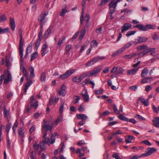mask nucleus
Returning a JSON list of instances; mask_svg holds the SVG:
<instances>
[{"instance_id":"47","label":"nucleus","mask_w":159,"mask_h":159,"mask_svg":"<svg viewBox=\"0 0 159 159\" xmlns=\"http://www.w3.org/2000/svg\"><path fill=\"white\" fill-rule=\"evenodd\" d=\"M7 19V17L5 15H3L0 16V23L3 22Z\"/></svg>"},{"instance_id":"36","label":"nucleus","mask_w":159,"mask_h":159,"mask_svg":"<svg viewBox=\"0 0 159 159\" xmlns=\"http://www.w3.org/2000/svg\"><path fill=\"white\" fill-rule=\"evenodd\" d=\"M124 70L121 67H120L119 68L117 67V70L116 71V75L122 74Z\"/></svg>"},{"instance_id":"3","label":"nucleus","mask_w":159,"mask_h":159,"mask_svg":"<svg viewBox=\"0 0 159 159\" xmlns=\"http://www.w3.org/2000/svg\"><path fill=\"white\" fill-rule=\"evenodd\" d=\"M19 34L20 36V40L19 44V53L21 58L23 56V46L24 42L23 40L22 32L21 29H19Z\"/></svg>"},{"instance_id":"10","label":"nucleus","mask_w":159,"mask_h":159,"mask_svg":"<svg viewBox=\"0 0 159 159\" xmlns=\"http://www.w3.org/2000/svg\"><path fill=\"white\" fill-rule=\"evenodd\" d=\"M66 87L64 84H62L61 87V88L58 90V94L61 95L62 97H64L66 94V92L65 89Z\"/></svg>"},{"instance_id":"28","label":"nucleus","mask_w":159,"mask_h":159,"mask_svg":"<svg viewBox=\"0 0 159 159\" xmlns=\"http://www.w3.org/2000/svg\"><path fill=\"white\" fill-rule=\"evenodd\" d=\"M83 98L85 102H88L89 101V96L86 91L84 93H82Z\"/></svg>"},{"instance_id":"6","label":"nucleus","mask_w":159,"mask_h":159,"mask_svg":"<svg viewBox=\"0 0 159 159\" xmlns=\"http://www.w3.org/2000/svg\"><path fill=\"white\" fill-rule=\"evenodd\" d=\"M35 99L34 98V96H32L30 98V108L32 109L34 108L35 109H36L38 106V102L37 101H35L34 102V101Z\"/></svg>"},{"instance_id":"35","label":"nucleus","mask_w":159,"mask_h":159,"mask_svg":"<svg viewBox=\"0 0 159 159\" xmlns=\"http://www.w3.org/2000/svg\"><path fill=\"white\" fill-rule=\"evenodd\" d=\"M46 76L45 73L43 72L41 74L40 80L41 82H45L46 80Z\"/></svg>"},{"instance_id":"21","label":"nucleus","mask_w":159,"mask_h":159,"mask_svg":"<svg viewBox=\"0 0 159 159\" xmlns=\"http://www.w3.org/2000/svg\"><path fill=\"white\" fill-rule=\"evenodd\" d=\"M138 68H134L129 69L127 71V73L129 75H134L138 70Z\"/></svg>"},{"instance_id":"4","label":"nucleus","mask_w":159,"mask_h":159,"mask_svg":"<svg viewBox=\"0 0 159 159\" xmlns=\"http://www.w3.org/2000/svg\"><path fill=\"white\" fill-rule=\"evenodd\" d=\"M75 72V70L71 69L67 70L64 73L61 75L58 78L59 80H63L67 78L69 76L73 74Z\"/></svg>"},{"instance_id":"13","label":"nucleus","mask_w":159,"mask_h":159,"mask_svg":"<svg viewBox=\"0 0 159 159\" xmlns=\"http://www.w3.org/2000/svg\"><path fill=\"white\" fill-rule=\"evenodd\" d=\"M134 43H135L133 41H131L129 42L126 44H125L124 46H123L122 48L120 49V50H121L120 52H122L126 49L128 48L129 47L131 46Z\"/></svg>"},{"instance_id":"58","label":"nucleus","mask_w":159,"mask_h":159,"mask_svg":"<svg viewBox=\"0 0 159 159\" xmlns=\"http://www.w3.org/2000/svg\"><path fill=\"white\" fill-rule=\"evenodd\" d=\"M143 78H144L142 79L141 81V83L142 84H145L146 83H148L149 82V81H148L146 77H144Z\"/></svg>"},{"instance_id":"1","label":"nucleus","mask_w":159,"mask_h":159,"mask_svg":"<svg viewBox=\"0 0 159 159\" xmlns=\"http://www.w3.org/2000/svg\"><path fill=\"white\" fill-rule=\"evenodd\" d=\"M44 134L42 138L44 139V140H43L41 142L44 144L47 143L49 146L51 144H53L55 141V137L56 136H59L57 133L56 132L52 135L50 138L51 139V141H50V139L48 137H46L47 134V132H46L45 130H44Z\"/></svg>"},{"instance_id":"51","label":"nucleus","mask_w":159,"mask_h":159,"mask_svg":"<svg viewBox=\"0 0 159 159\" xmlns=\"http://www.w3.org/2000/svg\"><path fill=\"white\" fill-rule=\"evenodd\" d=\"M41 56L43 57L46 54L48 53L49 51L47 49L44 50L43 51L41 50Z\"/></svg>"},{"instance_id":"48","label":"nucleus","mask_w":159,"mask_h":159,"mask_svg":"<svg viewBox=\"0 0 159 159\" xmlns=\"http://www.w3.org/2000/svg\"><path fill=\"white\" fill-rule=\"evenodd\" d=\"M91 44L94 47H96L97 46L98 44L96 40H94L92 41Z\"/></svg>"},{"instance_id":"32","label":"nucleus","mask_w":159,"mask_h":159,"mask_svg":"<svg viewBox=\"0 0 159 159\" xmlns=\"http://www.w3.org/2000/svg\"><path fill=\"white\" fill-rule=\"evenodd\" d=\"M38 52H34L32 53L31 56L30 61H32L34 59H35L38 55Z\"/></svg>"},{"instance_id":"37","label":"nucleus","mask_w":159,"mask_h":159,"mask_svg":"<svg viewBox=\"0 0 159 159\" xmlns=\"http://www.w3.org/2000/svg\"><path fill=\"white\" fill-rule=\"evenodd\" d=\"M54 98L53 96L49 98V100L48 103L47 104V106H51L54 102Z\"/></svg>"},{"instance_id":"11","label":"nucleus","mask_w":159,"mask_h":159,"mask_svg":"<svg viewBox=\"0 0 159 159\" xmlns=\"http://www.w3.org/2000/svg\"><path fill=\"white\" fill-rule=\"evenodd\" d=\"M132 26V25L129 23H125L121 27V32L123 33L125 31H126L129 29Z\"/></svg>"},{"instance_id":"24","label":"nucleus","mask_w":159,"mask_h":159,"mask_svg":"<svg viewBox=\"0 0 159 159\" xmlns=\"http://www.w3.org/2000/svg\"><path fill=\"white\" fill-rule=\"evenodd\" d=\"M148 72V69L146 67L143 69L141 73V76L142 78L145 77Z\"/></svg>"},{"instance_id":"49","label":"nucleus","mask_w":159,"mask_h":159,"mask_svg":"<svg viewBox=\"0 0 159 159\" xmlns=\"http://www.w3.org/2000/svg\"><path fill=\"white\" fill-rule=\"evenodd\" d=\"M33 147L34 148L35 150L37 151L39 148V145L37 144V143L35 142L33 144Z\"/></svg>"},{"instance_id":"17","label":"nucleus","mask_w":159,"mask_h":159,"mask_svg":"<svg viewBox=\"0 0 159 159\" xmlns=\"http://www.w3.org/2000/svg\"><path fill=\"white\" fill-rule=\"evenodd\" d=\"M65 39L66 38L64 37H62L59 39L57 43V47L58 48H60L61 46V45L65 42Z\"/></svg>"},{"instance_id":"41","label":"nucleus","mask_w":159,"mask_h":159,"mask_svg":"<svg viewBox=\"0 0 159 159\" xmlns=\"http://www.w3.org/2000/svg\"><path fill=\"white\" fill-rule=\"evenodd\" d=\"M136 33L135 31H129L126 34L127 37H129L131 35H133Z\"/></svg>"},{"instance_id":"5","label":"nucleus","mask_w":159,"mask_h":159,"mask_svg":"<svg viewBox=\"0 0 159 159\" xmlns=\"http://www.w3.org/2000/svg\"><path fill=\"white\" fill-rule=\"evenodd\" d=\"M101 68L100 66H96L92 70L87 72L89 77H92L97 75L101 70Z\"/></svg>"},{"instance_id":"63","label":"nucleus","mask_w":159,"mask_h":159,"mask_svg":"<svg viewBox=\"0 0 159 159\" xmlns=\"http://www.w3.org/2000/svg\"><path fill=\"white\" fill-rule=\"evenodd\" d=\"M7 73L6 78L11 80V74L10 71L8 70H7Z\"/></svg>"},{"instance_id":"23","label":"nucleus","mask_w":159,"mask_h":159,"mask_svg":"<svg viewBox=\"0 0 159 159\" xmlns=\"http://www.w3.org/2000/svg\"><path fill=\"white\" fill-rule=\"evenodd\" d=\"M135 27L138 28L139 30L141 31H146L148 30L147 29H146V27L144 26L139 24L137 25Z\"/></svg>"},{"instance_id":"16","label":"nucleus","mask_w":159,"mask_h":159,"mask_svg":"<svg viewBox=\"0 0 159 159\" xmlns=\"http://www.w3.org/2000/svg\"><path fill=\"white\" fill-rule=\"evenodd\" d=\"M153 122L152 125L156 127L159 128V117H155L152 120Z\"/></svg>"},{"instance_id":"60","label":"nucleus","mask_w":159,"mask_h":159,"mask_svg":"<svg viewBox=\"0 0 159 159\" xmlns=\"http://www.w3.org/2000/svg\"><path fill=\"white\" fill-rule=\"evenodd\" d=\"M117 70V67H114L111 70V73H114L116 75V71Z\"/></svg>"},{"instance_id":"19","label":"nucleus","mask_w":159,"mask_h":159,"mask_svg":"<svg viewBox=\"0 0 159 159\" xmlns=\"http://www.w3.org/2000/svg\"><path fill=\"white\" fill-rule=\"evenodd\" d=\"M86 31L85 27H84V28L82 29V30L80 32V35L79 37V40H81L83 39L85 34Z\"/></svg>"},{"instance_id":"7","label":"nucleus","mask_w":159,"mask_h":159,"mask_svg":"<svg viewBox=\"0 0 159 159\" xmlns=\"http://www.w3.org/2000/svg\"><path fill=\"white\" fill-rule=\"evenodd\" d=\"M20 69L22 71L25 77H27L28 75L27 73L26 69L23 66L24 59L23 58V56H22V58H21L20 56Z\"/></svg>"},{"instance_id":"40","label":"nucleus","mask_w":159,"mask_h":159,"mask_svg":"<svg viewBox=\"0 0 159 159\" xmlns=\"http://www.w3.org/2000/svg\"><path fill=\"white\" fill-rule=\"evenodd\" d=\"M71 48V45L69 44L66 46L65 49L66 51V54H67Z\"/></svg>"},{"instance_id":"39","label":"nucleus","mask_w":159,"mask_h":159,"mask_svg":"<svg viewBox=\"0 0 159 159\" xmlns=\"http://www.w3.org/2000/svg\"><path fill=\"white\" fill-rule=\"evenodd\" d=\"M11 124L10 123H8L7 125L6 128V131L7 133L8 134L9 131V130L11 127Z\"/></svg>"},{"instance_id":"27","label":"nucleus","mask_w":159,"mask_h":159,"mask_svg":"<svg viewBox=\"0 0 159 159\" xmlns=\"http://www.w3.org/2000/svg\"><path fill=\"white\" fill-rule=\"evenodd\" d=\"M147 149L148 150L147 152L149 156L154 153L156 151V149L154 148H148Z\"/></svg>"},{"instance_id":"34","label":"nucleus","mask_w":159,"mask_h":159,"mask_svg":"<svg viewBox=\"0 0 159 159\" xmlns=\"http://www.w3.org/2000/svg\"><path fill=\"white\" fill-rule=\"evenodd\" d=\"M113 105V111L116 114H120V111H119L116 106L115 104H112Z\"/></svg>"},{"instance_id":"45","label":"nucleus","mask_w":159,"mask_h":159,"mask_svg":"<svg viewBox=\"0 0 159 159\" xmlns=\"http://www.w3.org/2000/svg\"><path fill=\"white\" fill-rule=\"evenodd\" d=\"M94 64L93 60L91 59L90 61L86 63L85 64V66L87 67H88L93 65Z\"/></svg>"},{"instance_id":"14","label":"nucleus","mask_w":159,"mask_h":159,"mask_svg":"<svg viewBox=\"0 0 159 159\" xmlns=\"http://www.w3.org/2000/svg\"><path fill=\"white\" fill-rule=\"evenodd\" d=\"M85 4V0H82V15L80 17V24L82 25L83 24V21L84 20V8Z\"/></svg>"},{"instance_id":"18","label":"nucleus","mask_w":159,"mask_h":159,"mask_svg":"<svg viewBox=\"0 0 159 159\" xmlns=\"http://www.w3.org/2000/svg\"><path fill=\"white\" fill-rule=\"evenodd\" d=\"M10 24L12 30L13 31L14 30L16 27V25L15 24V21L14 20L13 18H10Z\"/></svg>"},{"instance_id":"46","label":"nucleus","mask_w":159,"mask_h":159,"mask_svg":"<svg viewBox=\"0 0 159 159\" xmlns=\"http://www.w3.org/2000/svg\"><path fill=\"white\" fill-rule=\"evenodd\" d=\"M66 6L64 8H62V11L60 13V15L61 16H63L65 15V14L67 11H66Z\"/></svg>"},{"instance_id":"31","label":"nucleus","mask_w":159,"mask_h":159,"mask_svg":"<svg viewBox=\"0 0 159 159\" xmlns=\"http://www.w3.org/2000/svg\"><path fill=\"white\" fill-rule=\"evenodd\" d=\"M29 71L30 72V76L31 77L33 78L34 76V69L33 67L31 66L29 67Z\"/></svg>"},{"instance_id":"20","label":"nucleus","mask_w":159,"mask_h":159,"mask_svg":"<svg viewBox=\"0 0 159 159\" xmlns=\"http://www.w3.org/2000/svg\"><path fill=\"white\" fill-rule=\"evenodd\" d=\"M117 4V2H114L113 0L111 1L109 4L110 9H111V8L116 9Z\"/></svg>"},{"instance_id":"15","label":"nucleus","mask_w":159,"mask_h":159,"mask_svg":"<svg viewBox=\"0 0 159 159\" xmlns=\"http://www.w3.org/2000/svg\"><path fill=\"white\" fill-rule=\"evenodd\" d=\"M76 117L78 119H81L83 121H85L88 118L87 116L84 114H77Z\"/></svg>"},{"instance_id":"12","label":"nucleus","mask_w":159,"mask_h":159,"mask_svg":"<svg viewBox=\"0 0 159 159\" xmlns=\"http://www.w3.org/2000/svg\"><path fill=\"white\" fill-rule=\"evenodd\" d=\"M148 40V39L145 37L140 36L137 39H136L134 42L135 44L139 43H142L146 42Z\"/></svg>"},{"instance_id":"62","label":"nucleus","mask_w":159,"mask_h":159,"mask_svg":"<svg viewBox=\"0 0 159 159\" xmlns=\"http://www.w3.org/2000/svg\"><path fill=\"white\" fill-rule=\"evenodd\" d=\"M146 27L148 30V29H153L154 28V26L150 24L146 25Z\"/></svg>"},{"instance_id":"43","label":"nucleus","mask_w":159,"mask_h":159,"mask_svg":"<svg viewBox=\"0 0 159 159\" xmlns=\"http://www.w3.org/2000/svg\"><path fill=\"white\" fill-rule=\"evenodd\" d=\"M110 111L108 110V111H105L102 112V113L101 114H100V116L101 117L105 116L107 115L108 114H110Z\"/></svg>"},{"instance_id":"54","label":"nucleus","mask_w":159,"mask_h":159,"mask_svg":"<svg viewBox=\"0 0 159 159\" xmlns=\"http://www.w3.org/2000/svg\"><path fill=\"white\" fill-rule=\"evenodd\" d=\"M62 118L61 116H58L56 120L54 121V123L57 124L60 121L62 120Z\"/></svg>"},{"instance_id":"44","label":"nucleus","mask_w":159,"mask_h":159,"mask_svg":"<svg viewBox=\"0 0 159 159\" xmlns=\"http://www.w3.org/2000/svg\"><path fill=\"white\" fill-rule=\"evenodd\" d=\"M4 74L0 76V85L2 84V81L5 78V75H6V71L4 72Z\"/></svg>"},{"instance_id":"22","label":"nucleus","mask_w":159,"mask_h":159,"mask_svg":"<svg viewBox=\"0 0 159 159\" xmlns=\"http://www.w3.org/2000/svg\"><path fill=\"white\" fill-rule=\"evenodd\" d=\"M135 138L134 137L130 135H128L127 137L125 139V142L126 143H131V141L134 140Z\"/></svg>"},{"instance_id":"33","label":"nucleus","mask_w":159,"mask_h":159,"mask_svg":"<svg viewBox=\"0 0 159 159\" xmlns=\"http://www.w3.org/2000/svg\"><path fill=\"white\" fill-rule=\"evenodd\" d=\"M0 29V34H4L7 32H8L9 31V29L8 27L3 29H2L1 27Z\"/></svg>"},{"instance_id":"59","label":"nucleus","mask_w":159,"mask_h":159,"mask_svg":"<svg viewBox=\"0 0 159 159\" xmlns=\"http://www.w3.org/2000/svg\"><path fill=\"white\" fill-rule=\"evenodd\" d=\"M148 101L149 98H147L146 100H144L142 104L145 106H148L149 105Z\"/></svg>"},{"instance_id":"38","label":"nucleus","mask_w":159,"mask_h":159,"mask_svg":"<svg viewBox=\"0 0 159 159\" xmlns=\"http://www.w3.org/2000/svg\"><path fill=\"white\" fill-rule=\"evenodd\" d=\"M147 47L148 46L147 45H143L142 46H138L137 47V48L138 51H140L141 50L147 48Z\"/></svg>"},{"instance_id":"55","label":"nucleus","mask_w":159,"mask_h":159,"mask_svg":"<svg viewBox=\"0 0 159 159\" xmlns=\"http://www.w3.org/2000/svg\"><path fill=\"white\" fill-rule=\"evenodd\" d=\"M32 83V81L27 82L25 84V88H28L31 85Z\"/></svg>"},{"instance_id":"29","label":"nucleus","mask_w":159,"mask_h":159,"mask_svg":"<svg viewBox=\"0 0 159 159\" xmlns=\"http://www.w3.org/2000/svg\"><path fill=\"white\" fill-rule=\"evenodd\" d=\"M52 31V29L51 27H49L48 29L45 31L44 34V37L47 38L48 36L51 34Z\"/></svg>"},{"instance_id":"57","label":"nucleus","mask_w":159,"mask_h":159,"mask_svg":"<svg viewBox=\"0 0 159 159\" xmlns=\"http://www.w3.org/2000/svg\"><path fill=\"white\" fill-rule=\"evenodd\" d=\"M121 50H120V49L118 50L116 52L114 53L111 55L112 57H114L117 55L118 54L122 52H120Z\"/></svg>"},{"instance_id":"50","label":"nucleus","mask_w":159,"mask_h":159,"mask_svg":"<svg viewBox=\"0 0 159 159\" xmlns=\"http://www.w3.org/2000/svg\"><path fill=\"white\" fill-rule=\"evenodd\" d=\"M79 33V31H77L73 36V37L71 39V40H72V41H73L75 39L77 38Z\"/></svg>"},{"instance_id":"56","label":"nucleus","mask_w":159,"mask_h":159,"mask_svg":"<svg viewBox=\"0 0 159 159\" xmlns=\"http://www.w3.org/2000/svg\"><path fill=\"white\" fill-rule=\"evenodd\" d=\"M142 143H144L146 145L148 146H151L152 144L151 143L149 142V141L147 140L142 141Z\"/></svg>"},{"instance_id":"8","label":"nucleus","mask_w":159,"mask_h":159,"mask_svg":"<svg viewBox=\"0 0 159 159\" xmlns=\"http://www.w3.org/2000/svg\"><path fill=\"white\" fill-rule=\"evenodd\" d=\"M47 14L45 12H42L41 15L38 17V20L40 22V24H44L47 21L45 19Z\"/></svg>"},{"instance_id":"61","label":"nucleus","mask_w":159,"mask_h":159,"mask_svg":"<svg viewBox=\"0 0 159 159\" xmlns=\"http://www.w3.org/2000/svg\"><path fill=\"white\" fill-rule=\"evenodd\" d=\"M135 117V118L138 117V119H141L143 120H145V119L144 118L138 114L136 115Z\"/></svg>"},{"instance_id":"64","label":"nucleus","mask_w":159,"mask_h":159,"mask_svg":"<svg viewBox=\"0 0 159 159\" xmlns=\"http://www.w3.org/2000/svg\"><path fill=\"white\" fill-rule=\"evenodd\" d=\"M112 157L113 158H115L116 159H120V157L118 156L117 153H114L112 155Z\"/></svg>"},{"instance_id":"53","label":"nucleus","mask_w":159,"mask_h":159,"mask_svg":"<svg viewBox=\"0 0 159 159\" xmlns=\"http://www.w3.org/2000/svg\"><path fill=\"white\" fill-rule=\"evenodd\" d=\"M44 144L43 143H42V142H41L40 143L39 146L40 148V149L43 150V151L46 148L44 146Z\"/></svg>"},{"instance_id":"30","label":"nucleus","mask_w":159,"mask_h":159,"mask_svg":"<svg viewBox=\"0 0 159 159\" xmlns=\"http://www.w3.org/2000/svg\"><path fill=\"white\" fill-rule=\"evenodd\" d=\"M118 118L120 120L123 121H128V119L127 118L124 116L122 114H121L119 115L118 116Z\"/></svg>"},{"instance_id":"2","label":"nucleus","mask_w":159,"mask_h":159,"mask_svg":"<svg viewBox=\"0 0 159 159\" xmlns=\"http://www.w3.org/2000/svg\"><path fill=\"white\" fill-rule=\"evenodd\" d=\"M51 118H50L48 121H46L45 120H43V124L42 125L41 127V130L43 131L44 130H46V132L49 131L50 133H51L52 129L54 123L52 122L50 125L49 124L51 123L52 121Z\"/></svg>"},{"instance_id":"52","label":"nucleus","mask_w":159,"mask_h":159,"mask_svg":"<svg viewBox=\"0 0 159 159\" xmlns=\"http://www.w3.org/2000/svg\"><path fill=\"white\" fill-rule=\"evenodd\" d=\"M87 76H89L87 72L83 74L82 75H81L80 77L82 80L83 79Z\"/></svg>"},{"instance_id":"42","label":"nucleus","mask_w":159,"mask_h":159,"mask_svg":"<svg viewBox=\"0 0 159 159\" xmlns=\"http://www.w3.org/2000/svg\"><path fill=\"white\" fill-rule=\"evenodd\" d=\"M42 39H38L36 43H35V47L37 50L38 48L40 43Z\"/></svg>"},{"instance_id":"9","label":"nucleus","mask_w":159,"mask_h":159,"mask_svg":"<svg viewBox=\"0 0 159 159\" xmlns=\"http://www.w3.org/2000/svg\"><path fill=\"white\" fill-rule=\"evenodd\" d=\"M10 110L7 109L5 106L3 107V115L4 117H6L7 120L9 122L11 119V116L10 113Z\"/></svg>"},{"instance_id":"25","label":"nucleus","mask_w":159,"mask_h":159,"mask_svg":"<svg viewBox=\"0 0 159 159\" xmlns=\"http://www.w3.org/2000/svg\"><path fill=\"white\" fill-rule=\"evenodd\" d=\"M32 49V45L31 44H29V45L27 46L26 48V53L25 55L24 56V57L25 58H27L28 56V50H31Z\"/></svg>"},{"instance_id":"26","label":"nucleus","mask_w":159,"mask_h":159,"mask_svg":"<svg viewBox=\"0 0 159 159\" xmlns=\"http://www.w3.org/2000/svg\"><path fill=\"white\" fill-rule=\"evenodd\" d=\"M155 48H148L147 47V48L145 49L144 50H143L142 52L143 53V55H144L146 54L147 53L151 52L153 50H155Z\"/></svg>"}]
</instances>
